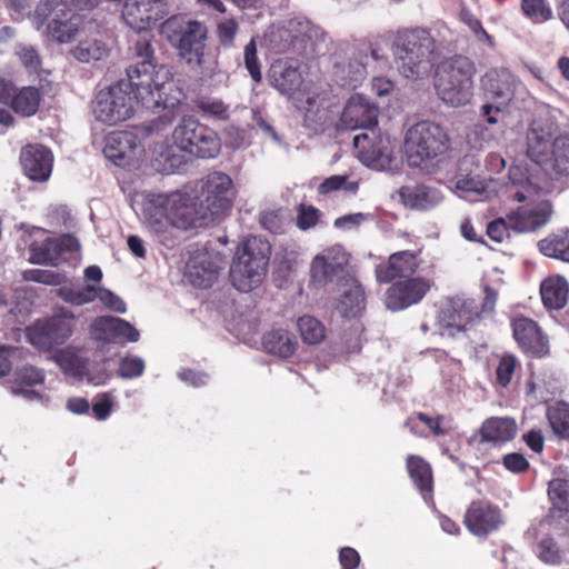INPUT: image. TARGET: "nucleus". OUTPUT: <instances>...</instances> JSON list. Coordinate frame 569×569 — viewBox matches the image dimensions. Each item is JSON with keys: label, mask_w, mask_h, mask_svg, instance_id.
<instances>
[{"label": "nucleus", "mask_w": 569, "mask_h": 569, "mask_svg": "<svg viewBox=\"0 0 569 569\" xmlns=\"http://www.w3.org/2000/svg\"><path fill=\"white\" fill-rule=\"evenodd\" d=\"M134 52L140 60L127 69V76L134 84L137 99L141 100L147 109L166 110L167 112L159 117V121L169 124L181 104L183 92L174 83L170 70L153 62V48L149 38H140L134 44Z\"/></svg>", "instance_id": "1"}, {"label": "nucleus", "mask_w": 569, "mask_h": 569, "mask_svg": "<svg viewBox=\"0 0 569 569\" xmlns=\"http://www.w3.org/2000/svg\"><path fill=\"white\" fill-rule=\"evenodd\" d=\"M139 217L156 240L167 248L179 242L181 231L199 228L193 198L182 190L142 193Z\"/></svg>", "instance_id": "2"}, {"label": "nucleus", "mask_w": 569, "mask_h": 569, "mask_svg": "<svg viewBox=\"0 0 569 569\" xmlns=\"http://www.w3.org/2000/svg\"><path fill=\"white\" fill-rule=\"evenodd\" d=\"M171 141L173 146L164 141L153 150V166L166 174L173 173L183 164V157L177 151L201 159H213L221 151L218 133L193 116L180 119L172 131Z\"/></svg>", "instance_id": "3"}, {"label": "nucleus", "mask_w": 569, "mask_h": 569, "mask_svg": "<svg viewBox=\"0 0 569 569\" xmlns=\"http://www.w3.org/2000/svg\"><path fill=\"white\" fill-rule=\"evenodd\" d=\"M563 120L560 110L547 108L545 118L536 120L528 132L527 153L537 164L569 176V133L556 136Z\"/></svg>", "instance_id": "4"}, {"label": "nucleus", "mask_w": 569, "mask_h": 569, "mask_svg": "<svg viewBox=\"0 0 569 569\" xmlns=\"http://www.w3.org/2000/svg\"><path fill=\"white\" fill-rule=\"evenodd\" d=\"M269 82L305 112L307 123L321 126L326 122L328 103L325 91L316 83L305 81L298 67L284 60L276 61L269 70Z\"/></svg>", "instance_id": "5"}, {"label": "nucleus", "mask_w": 569, "mask_h": 569, "mask_svg": "<svg viewBox=\"0 0 569 569\" xmlns=\"http://www.w3.org/2000/svg\"><path fill=\"white\" fill-rule=\"evenodd\" d=\"M435 40L426 29L416 28L399 33L392 44L399 73L409 80L428 77L435 62Z\"/></svg>", "instance_id": "6"}, {"label": "nucleus", "mask_w": 569, "mask_h": 569, "mask_svg": "<svg viewBox=\"0 0 569 569\" xmlns=\"http://www.w3.org/2000/svg\"><path fill=\"white\" fill-rule=\"evenodd\" d=\"M476 66L465 56H453L441 61L436 69L433 88L437 97L447 106L459 108L473 97Z\"/></svg>", "instance_id": "7"}, {"label": "nucleus", "mask_w": 569, "mask_h": 569, "mask_svg": "<svg viewBox=\"0 0 569 569\" xmlns=\"http://www.w3.org/2000/svg\"><path fill=\"white\" fill-rule=\"evenodd\" d=\"M271 254V246L260 237H249L234 252L230 281L240 292H250L263 281Z\"/></svg>", "instance_id": "8"}, {"label": "nucleus", "mask_w": 569, "mask_h": 569, "mask_svg": "<svg viewBox=\"0 0 569 569\" xmlns=\"http://www.w3.org/2000/svg\"><path fill=\"white\" fill-rule=\"evenodd\" d=\"M196 213L199 227L227 214L233 207L237 189L231 177L222 171H212L197 183Z\"/></svg>", "instance_id": "9"}, {"label": "nucleus", "mask_w": 569, "mask_h": 569, "mask_svg": "<svg viewBox=\"0 0 569 569\" xmlns=\"http://www.w3.org/2000/svg\"><path fill=\"white\" fill-rule=\"evenodd\" d=\"M405 148L409 166L427 170L432 160L449 150L450 139L442 126L422 120L407 130Z\"/></svg>", "instance_id": "10"}, {"label": "nucleus", "mask_w": 569, "mask_h": 569, "mask_svg": "<svg viewBox=\"0 0 569 569\" xmlns=\"http://www.w3.org/2000/svg\"><path fill=\"white\" fill-rule=\"evenodd\" d=\"M160 33L188 64L201 67L204 63L208 31L202 22L173 16L161 24Z\"/></svg>", "instance_id": "11"}, {"label": "nucleus", "mask_w": 569, "mask_h": 569, "mask_svg": "<svg viewBox=\"0 0 569 569\" xmlns=\"http://www.w3.org/2000/svg\"><path fill=\"white\" fill-rule=\"evenodd\" d=\"M138 103L146 107L137 99L134 84L128 78L100 90L92 102V113L98 121L114 126L130 119Z\"/></svg>", "instance_id": "12"}, {"label": "nucleus", "mask_w": 569, "mask_h": 569, "mask_svg": "<svg viewBox=\"0 0 569 569\" xmlns=\"http://www.w3.org/2000/svg\"><path fill=\"white\" fill-rule=\"evenodd\" d=\"M353 137V146L358 150L359 160L368 168L377 171H397L400 161L397 156V140L389 134L371 132Z\"/></svg>", "instance_id": "13"}, {"label": "nucleus", "mask_w": 569, "mask_h": 569, "mask_svg": "<svg viewBox=\"0 0 569 569\" xmlns=\"http://www.w3.org/2000/svg\"><path fill=\"white\" fill-rule=\"evenodd\" d=\"M516 78L508 70H489L482 78V87L489 101L481 107V114L490 124L498 123L506 114L512 99Z\"/></svg>", "instance_id": "14"}, {"label": "nucleus", "mask_w": 569, "mask_h": 569, "mask_svg": "<svg viewBox=\"0 0 569 569\" xmlns=\"http://www.w3.org/2000/svg\"><path fill=\"white\" fill-rule=\"evenodd\" d=\"M74 319L70 310L61 308L52 317L38 320L30 326L27 329L28 340L39 349L50 350L71 337Z\"/></svg>", "instance_id": "15"}, {"label": "nucleus", "mask_w": 569, "mask_h": 569, "mask_svg": "<svg viewBox=\"0 0 569 569\" xmlns=\"http://www.w3.org/2000/svg\"><path fill=\"white\" fill-rule=\"evenodd\" d=\"M481 311L477 301L465 296L448 298L442 302L438 315L439 325L449 335L466 331L480 321Z\"/></svg>", "instance_id": "16"}, {"label": "nucleus", "mask_w": 569, "mask_h": 569, "mask_svg": "<svg viewBox=\"0 0 569 569\" xmlns=\"http://www.w3.org/2000/svg\"><path fill=\"white\" fill-rule=\"evenodd\" d=\"M224 257L207 248H199L191 252L186 266V277L198 288H209L218 279L223 268Z\"/></svg>", "instance_id": "17"}, {"label": "nucleus", "mask_w": 569, "mask_h": 569, "mask_svg": "<svg viewBox=\"0 0 569 569\" xmlns=\"http://www.w3.org/2000/svg\"><path fill=\"white\" fill-rule=\"evenodd\" d=\"M122 19L137 32H142L154 26L166 13L163 0H122Z\"/></svg>", "instance_id": "18"}, {"label": "nucleus", "mask_w": 569, "mask_h": 569, "mask_svg": "<svg viewBox=\"0 0 569 569\" xmlns=\"http://www.w3.org/2000/svg\"><path fill=\"white\" fill-rule=\"evenodd\" d=\"M143 153V146L132 130L113 131L104 139L103 154L117 166H126Z\"/></svg>", "instance_id": "19"}, {"label": "nucleus", "mask_w": 569, "mask_h": 569, "mask_svg": "<svg viewBox=\"0 0 569 569\" xmlns=\"http://www.w3.org/2000/svg\"><path fill=\"white\" fill-rule=\"evenodd\" d=\"M349 257L342 246L336 244L318 253L311 261L310 277L315 286L330 282L348 264Z\"/></svg>", "instance_id": "20"}, {"label": "nucleus", "mask_w": 569, "mask_h": 569, "mask_svg": "<svg viewBox=\"0 0 569 569\" xmlns=\"http://www.w3.org/2000/svg\"><path fill=\"white\" fill-rule=\"evenodd\" d=\"M378 108L362 94H353L347 101L339 127L346 130L372 129L378 123Z\"/></svg>", "instance_id": "21"}, {"label": "nucleus", "mask_w": 569, "mask_h": 569, "mask_svg": "<svg viewBox=\"0 0 569 569\" xmlns=\"http://www.w3.org/2000/svg\"><path fill=\"white\" fill-rule=\"evenodd\" d=\"M503 523L500 509L488 501H473L466 511L465 525L478 537H486Z\"/></svg>", "instance_id": "22"}, {"label": "nucleus", "mask_w": 569, "mask_h": 569, "mask_svg": "<svg viewBox=\"0 0 569 569\" xmlns=\"http://www.w3.org/2000/svg\"><path fill=\"white\" fill-rule=\"evenodd\" d=\"M430 289L423 278H411L393 283L386 293V306L391 311L403 310L419 302Z\"/></svg>", "instance_id": "23"}, {"label": "nucleus", "mask_w": 569, "mask_h": 569, "mask_svg": "<svg viewBox=\"0 0 569 569\" xmlns=\"http://www.w3.org/2000/svg\"><path fill=\"white\" fill-rule=\"evenodd\" d=\"M79 248V241L70 234L58 239H46L42 243L30 246L29 261L34 264L57 266L66 259V253L77 252Z\"/></svg>", "instance_id": "24"}, {"label": "nucleus", "mask_w": 569, "mask_h": 569, "mask_svg": "<svg viewBox=\"0 0 569 569\" xmlns=\"http://www.w3.org/2000/svg\"><path fill=\"white\" fill-rule=\"evenodd\" d=\"M91 335L96 340L106 342H137L139 331L128 321L111 317H98L91 325Z\"/></svg>", "instance_id": "25"}, {"label": "nucleus", "mask_w": 569, "mask_h": 569, "mask_svg": "<svg viewBox=\"0 0 569 569\" xmlns=\"http://www.w3.org/2000/svg\"><path fill=\"white\" fill-rule=\"evenodd\" d=\"M552 214V206L543 200L536 204L521 207L508 214V223L511 230L529 232L545 226Z\"/></svg>", "instance_id": "26"}, {"label": "nucleus", "mask_w": 569, "mask_h": 569, "mask_svg": "<svg viewBox=\"0 0 569 569\" xmlns=\"http://www.w3.org/2000/svg\"><path fill=\"white\" fill-rule=\"evenodd\" d=\"M20 161L29 179L43 182L50 178L53 156L48 148L41 144H29L22 149Z\"/></svg>", "instance_id": "27"}, {"label": "nucleus", "mask_w": 569, "mask_h": 569, "mask_svg": "<svg viewBox=\"0 0 569 569\" xmlns=\"http://www.w3.org/2000/svg\"><path fill=\"white\" fill-rule=\"evenodd\" d=\"M512 332L520 348L533 356H543L548 351V340L539 326L526 317H517L511 322Z\"/></svg>", "instance_id": "28"}, {"label": "nucleus", "mask_w": 569, "mask_h": 569, "mask_svg": "<svg viewBox=\"0 0 569 569\" xmlns=\"http://www.w3.org/2000/svg\"><path fill=\"white\" fill-rule=\"evenodd\" d=\"M418 268L417 257L410 251H399L390 256L388 262L376 268L379 282H390L396 278L410 277Z\"/></svg>", "instance_id": "29"}, {"label": "nucleus", "mask_w": 569, "mask_h": 569, "mask_svg": "<svg viewBox=\"0 0 569 569\" xmlns=\"http://www.w3.org/2000/svg\"><path fill=\"white\" fill-rule=\"evenodd\" d=\"M403 204L415 210H430L442 202V192L426 184L405 186L399 190Z\"/></svg>", "instance_id": "30"}, {"label": "nucleus", "mask_w": 569, "mask_h": 569, "mask_svg": "<svg viewBox=\"0 0 569 569\" xmlns=\"http://www.w3.org/2000/svg\"><path fill=\"white\" fill-rule=\"evenodd\" d=\"M340 300L337 306L343 317H357L365 309V291L357 279L346 277L340 282Z\"/></svg>", "instance_id": "31"}, {"label": "nucleus", "mask_w": 569, "mask_h": 569, "mask_svg": "<svg viewBox=\"0 0 569 569\" xmlns=\"http://www.w3.org/2000/svg\"><path fill=\"white\" fill-rule=\"evenodd\" d=\"M44 381V373L42 370L33 366H22L14 371V381L11 387L13 395L22 396L27 400H41L42 396L31 389V387L41 385Z\"/></svg>", "instance_id": "32"}, {"label": "nucleus", "mask_w": 569, "mask_h": 569, "mask_svg": "<svg viewBox=\"0 0 569 569\" xmlns=\"http://www.w3.org/2000/svg\"><path fill=\"white\" fill-rule=\"evenodd\" d=\"M296 337L288 330L278 328L263 335L262 346L264 350L280 358L291 357L297 348Z\"/></svg>", "instance_id": "33"}, {"label": "nucleus", "mask_w": 569, "mask_h": 569, "mask_svg": "<svg viewBox=\"0 0 569 569\" xmlns=\"http://www.w3.org/2000/svg\"><path fill=\"white\" fill-rule=\"evenodd\" d=\"M540 295L548 309H562L568 301L569 284L561 276L547 278L540 286Z\"/></svg>", "instance_id": "34"}, {"label": "nucleus", "mask_w": 569, "mask_h": 569, "mask_svg": "<svg viewBox=\"0 0 569 569\" xmlns=\"http://www.w3.org/2000/svg\"><path fill=\"white\" fill-rule=\"evenodd\" d=\"M517 423L511 418L492 417L487 419L480 429L482 441L505 442L515 438Z\"/></svg>", "instance_id": "35"}, {"label": "nucleus", "mask_w": 569, "mask_h": 569, "mask_svg": "<svg viewBox=\"0 0 569 569\" xmlns=\"http://www.w3.org/2000/svg\"><path fill=\"white\" fill-rule=\"evenodd\" d=\"M539 251L549 258L569 263V229H560L538 242Z\"/></svg>", "instance_id": "36"}, {"label": "nucleus", "mask_w": 569, "mask_h": 569, "mask_svg": "<svg viewBox=\"0 0 569 569\" xmlns=\"http://www.w3.org/2000/svg\"><path fill=\"white\" fill-rule=\"evenodd\" d=\"M409 476L418 490L427 499L432 491L431 467L423 459L417 456H410L407 460Z\"/></svg>", "instance_id": "37"}, {"label": "nucleus", "mask_w": 569, "mask_h": 569, "mask_svg": "<svg viewBox=\"0 0 569 569\" xmlns=\"http://www.w3.org/2000/svg\"><path fill=\"white\" fill-rule=\"evenodd\" d=\"M80 23L81 19L78 16L72 14L60 19L58 12H56V18L48 23L47 32L52 40L59 43H68L77 36Z\"/></svg>", "instance_id": "38"}, {"label": "nucleus", "mask_w": 569, "mask_h": 569, "mask_svg": "<svg viewBox=\"0 0 569 569\" xmlns=\"http://www.w3.org/2000/svg\"><path fill=\"white\" fill-rule=\"evenodd\" d=\"M41 99L38 88L23 87L14 92L9 106L14 112L23 117H31L38 111Z\"/></svg>", "instance_id": "39"}, {"label": "nucleus", "mask_w": 569, "mask_h": 569, "mask_svg": "<svg viewBox=\"0 0 569 569\" xmlns=\"http://www.w3.org/2000/svg\"><path fill=\"white\" fill-rule=\"evenodd\" d=\"M56 295L64 302L79 307L90 303L97 299V286H76L73 283L64 282L56 290Z\"/></svg>", "instance_id": "40"}, {"label": "nucleus", "mask_w": 569, "mask_h": 569, "mask_svg": "<svg viewBox=\"0 0 569 569\" xmlns=\"http://www.w3.org/2000/svg\"><path fill=\"white\" fill-rule=\"evenodd\" d=\"M53 359L67 376L73 377L77 380L82 377L87 362L79 355L78 350L71 347L60 349L53 355Z\"/></svg>", "instance_id": "41"}, {"label": "nucleus", "mask_w": 569, "mask_h": 569, "mask_svg": "<svg viewBox=\"0 0 569 569\" xmlns=\"http://www.w3.org/2000/svg\"><path fill=\"white\" fill-rule=\"evenodd\" d=\"M99 0H40L36 13L46 19L51 12L63 13L64 9L89 10L98 4Z\"/></svg>", "instance_id": "42"}, {"label": "nucleus", "mask_w": 569, "mask_h": 569, "mask_svg": "<svg viewBox=\"0 0 569 569\" xmlns=\"http://www.w3.org/2000/svg\"><path fill=\"white\" fill-rule=\"evenodd\" d=\"M194 107L206 118L226 121L230 117V106L217 97H200Z\"/></svg>", "instance_id": "43"}, {"label": "nucleus", "mask_w": 569, "mask_h": 569, "mask_svg": "<svg viewBox=\"0 0 569 569\" xmlns=\"http://www.w3.org/2000/svg\"><path fill=\"white\" fill-rule=\"evenodd\" d=\"M459 197L476 201L486 198V187L481 180L469 176H459L450 187Z\"/></svg>", "instance_id": "44"}, {"label": "nucleus", "mask_w": 569, "mask_h": 569, "mask_svg": "<svg viewBox=\"0 0 569 569\" xmlns=\"http://www.w3.org/2000/svg\"><path fill=\"white\" fill-rule=\"evenodd\" d=\"M547 418L558 437L569 439V405L558 402L550 406L547 410Z\"/></svg>", "instance_id": "45"}, {"label": "nucleus", "mask_w": 569, "mask_h": 569, "mask_svg": "<svg viewBox=\"0 0 569 569\" xmlns=\"http://www.w3.org/2000/svg\"><path fill=\"white\" fill-rule=\"evenodd\" d=\"M535 553L540 561L550 566H559L565 557L563 550L550 536H545L537 542Z\"/></svg>", "instance_id": "46"}, {"label": "nucleus", "mask_w": 569, "mask_h": 569, "mask_svg": "<svg viewBox=\"0 0 569 569\" xmlns=\"http://www.w3.org/2000/svg\"><path fill=\"white\" fill-rule=\"evenodd\" d=\"M74 58L84 63L99 61L107 56L106 46L96 39L81 41L73 50Z\"/></svg>", "instance_id": "47"}, {"label": "nucleus", "mask_w": 569, "mask_h": 569, "mask_svg": "<svg viewBox=\"0 0 569 569\" xmlns=\"http://www.w3.org/2000/svg\"><path fill=\"white\" fill-rule=\"evenodd\" d=\"M315 29L310 21L303 17H297L284 21L286 40H291L292 44L297 41L303 42L311 39L315 34Z\"/></svg>", "instance_id": "48"}, {"label": "nucleus", "mask_w": 569, "mask_h": 569, "mask_svg": "<svg viewBox=\"0 0 569 569\" xmlns=\"http://www.w3.org/2000/svg\"><path fill=\"white\" fill-rule=\"evenodd\" d=\"M298 329L306 343L316 345L326 337L323 325L313 317L303 316L298 320Z\"/></svg>", "instance_id": "49"}, {"label": "nucleus", "mask_w": 569, "mask_h": 569, "mask_svg": "<svg viewBox=\"0 0 569 569\" xmlns=\"http://www.w3.org/2000/svg\"><path fill=\"white\" fill-rule=\"evenodd\" d=\"M548 496L553 507L563 510L569 506V479L555 478L549 481Z\"/></svg>", "instance_id": "50"}, {"label": "nucleus", "mask_w": 569, "mask_h": 569, "mask_svg": "<svg viewBox=\"0 0 569 569\" xmlns=\"http://www.w3.org/2000/svg\"><path fill=\"white\" fill-rule=\"evenodd\" d=\"M358 188V181H349L347 176L336 174L325 179L318 187V192L320 194H328L343 189L348 193H356Z\"/></svg>", "instance_id": "51"}, {"label": "nucleus", "mask_w": 569, "mask_h": 569, "mask_svg": "<svg viewBox=\"0 0 569 569\" xmlns=\"http://www.w3.org/2000/svg\"><path fill=\"white\" fill-rule=\"evenodd\" d=\"M110 377L111 373L104 361L92 363L87 362L86 369H83V375L80 377L79 381H86L93 386H102L110 379Z\"/></svg>", "instance_id": "52"}, {"label": "nucleus", "mask_w": 569, "mask_h": 569, "mask_svg": "<svg viewBox=\"0 0 569 569\" xmlns=\"http://www.w3.org/2000/svg\"><path fill=\"white\" fill-rule=\"evenodd\" d=\"M23 279L27 281L39 282L48 286H62L66 277L62 273L52 270L30 269L23 272Z\"/></svg>", "instance_id": "53"}, {"label": "nucleus", "mask_w": 569, "mask_h": 569, "mask_svg": "<svg viewBox=\"0 0 569 569\" xmlns=\"http://www.w3.org/2000/svg\"><path fill=\"white\" fill-rule=\"evenodd\" d=\"M523 13L535 22H543L551 18L552 11L543 0H522Z\"/></svg>", "instance_id": "54"}, {"label": "nucleus", "mask_w": 569, "mask_h": 569, "mask_svg": "<svg viewBox=\"0 0 569 569\" xmlns=\"http://www.w3.org/2000/svg\"><path fill=\"white\" fill-rule=\"evenodd\" d=\"M144 361L138 356H126L120 360L118 375L124 379H132L142 376Z\"/></svg>", "instance_id": "55"}, {"label": "nucleus", "mask_w": 569, "mask_h": 569, "mask_svg": "<svg viewBox=\"0 0 569 569\" xmlns=\"http://www.w3.org/2000/svg\"><path fill=\"white\" fill-rule=\"evenodd\" d=\"M244 66L250 77L254 82H260L262 79L260 64L257 57V44L256 40L251 39L244 47L243 51Z\"/></svg>", "instance_id": "56"}, {"label": "nucleus", "mask_w": 569, "mask_h": 569, "mask_svg": "<svg viewBox=\"0 0 569 569\" xmlns=\"http://www.w3.org/2000/svg\"><path fill=\"white\" fill-rule=\"evenodd\" d=\"M264 39L272 49L279 52L292 44L291 40H286L284 22L270 26L264 33Z\"/></svg>", "instance_id": "57"}, {"label": "nucleus", "mask_w": 569, "mask_h": 569, "mask_svg": "<svg viewBox=\"0 0 569 569\" xmlns=\"http://www.w3.org/2000/svg\"><path fill=\"white\" fill-rule=\"evenodd\" d=\"M517 365V359L513 356L506 355L501 357L496 369L497 382L501 387H507L511 382Z\"/></svg>", "instance_id": "58"}, {"label": "nucleus", "mask_w": 569, "mask_h": 569, "mask_svg": "<svg viewBox=\"0 0 569 569\" xmlns=\"http://www.w3.org/2000/svg\"><path fill=\"white\" fill-rule=\"evenodd\" d=\"M238 30L239 24L234 19L219 22L217 26V34L220 43L226 48L232 47Z\"/></svg>", "instance_id": "59"}, {"label": "nucleus", "mask_w": 569, "mask_h": 569, "mask_svg": "<svg viewBox=\"0 0 569 569\" xmlns=\"http://www.w3.org/2000/svg\"><path fill=\"white\" fill-rule=\"evenodd\" d=\"M460 18L463 23L469 27V29L473 32L479 41L492 46L491 37L486 32L481 22L471 12L461 10Z\"/></svg>", "instance_id": "60"}, {"label": "nucleus", "mask_w": 569, "mask_h": 569, "mask_svg": "<svg viewBox=\"0 0 569 569\" xmlns=\"http://www.w3.org/2000/svg\"><path fill=\"white\" fill-rule=\"evenodd\" d=\"M17 56L30 72H36L39 69L40 57L33 47L19 44L17 47Z\"/></svg>", "instance_id": "61"}, {"label": "nucleus", "mask_w": 569, "mask_h": 569, "mask_svg": "<svg viewBox=\"0 0 569 569\" xmlns=\"http://www.w3.org/2000/svg\"><path fill=\"white\" fill-rule=\"evenodd\" d=\"M97 299H99L106 308L112 311L119 313L126 312V303L122 299L108 289L97 286Z\"/></svg>", "instance_id": "62"}, {"label": "nucleus", "mask_w": 569, "mask_h": 569, "mask_svg": "<svg viewBox=\"0 0 569 569\" xmlns=\"http://www.w3.org/2000/svg\"><path fill=\"white\" fill-rule=\"evenodd\" d=\"M511 227L508 223V216L506 218H498L491 221L487 227V234L496 242H502L510 236Z\"/></svg>", "instance_id": "63"}, {"label": "nucleus", "mask_w": 569, "mask_h": 569, "mask_svg": "<svg viewBox=\"0 0 569 569\" xmlns=\"http://www.w3.org/2000/svg\"><path fill=\"white\" fill-rule=\"evenodd\" d=\"M319 220V210L312 206H300L297 217V227L301 230H308L317 224Z\"/></svg>", "instance_id": "64"}]
</instances>
